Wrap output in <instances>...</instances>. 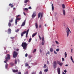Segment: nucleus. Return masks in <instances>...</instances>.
I'll return each mask as SVG.
<instances>
[{"label": "nucleus", "mask_w": 74, "mask_h": 74, "mask_svg": "<svg viewBox=\"0 0 74 74\" xmlns=\"http://www.w3.org/2000/svg\"><path fill=\"white\" fill-rule=\"evenodd\" d=\"M10 57H11V56L9 54H8L6 55V56L5 57V59L6 60H5L4 62L5 63H7V62H8L9 60H10Z\"/></svg>", "instance_id": "f257e3e1"}, {"label": "nucleus", "mask_w": 74, "mask_h": 74, "mask_svg": "<svg viewBox=\"0 0 74 74\" xmlns=\"http://www.w3.org/2000/svg\"><path fill=\"white\" fill-rule=\"evenodd\" d=\"M21 46L23 47V49L26 50V48H27V43L25 42H23Z\"/></svg>", "instance_id": "f03ea898"}, {"label": "nucleus", "mask_w": 74, "mask_h": 74, "mask_svg": "<svg viewBox=\"0 0 74 74\" xmlns=\"http://www.w3.org/2000/svg\"><path fill=\"white\" fill-rule=\"evenodd\" d=\"M18 55V52L15 51H14L13 53V56L14 58H16L17 57V56Z\"/></svg>", "instance_id": "7ed1b4c3"}, {"label": "nucleus", "mask_w": 74, "mask_h": 74, "mask_svg": "<svg viewBox=\"0 0 74 74\" xmlns=\"http://www.w3.org/2000/svg\"><path fill=\"white\" fill-rule=\"evenodd\" d=\"M68 29H67V37H68V36H69V32L71 33V31L70 30V29L69 27L67 28Z\"/></svg>", "instance_id": "20e7f679"}, {"label": "nucleus", "mask_w": 74, "mask_h": 74, "mask_svg": "<svg viewBox=\"0 0 74 74\" xmlns=\"http://www.w3.org/2000/svg\"><path fill=\"white\" fill-rule=\"evenodd\" d=\"M15 20V24L16 25H17V21H19V20H21V18H16Z\"/></svg>", "instance_id": "39448f33"}, {"label": "nucleus", "mask_w": 74, "mask_h": 74, "mask_svg": "<svg viewBox=\"0 0 74 74\" xmlns=\"http://www.w3.org/2000/svg\"><path fill=\"white\" fill-rule=\"evenodd\" d=\"M26 19H25L23 22L22 24L21 25V26H24L25 25V24L26 23Z\"/></svg>", "instance_id": "423d86ee"}, {"label": "nucleus", "mask_w": 74, "mask_h": 74, "mask_svg": "<svg viewBox=\"0 0 74 74\" xmlns=\"http://www.w3.org/2000/svg\"><path fill=\"white\" fill-rule=\"evenodd\" d=\"M36 16V12H34L32 14V18H35V16Z\"/></svg>", "instance_id": "0eeeda50"}, {"label": "nucleus", "mask_w": 74, "mask_h": 74, "mask_svg": "<svg viewBox=\"0 0 74 74\" xmlns=\"http://www.w3.org/2000/svg\"><path fill=\"white\" fill-rule=\"evenodd\" d=\"M8 34H11V29H8Z\"/></svg>", "instance_id": "6e6552de"}, {"label": "nucleus", "mask_w": 74, "mask_h": 74, "mask_svg": "<svg viewBox=\"0 0 74 74\" xmlns=\"http://www.w3.org/2000/svg\"><path fill=\"white\" fill-rule=\"evenodd\" d=\"M57 71L58 74H60V69L58 68L57 69Z\"/></svg>", "instance_id": "1a4fd4ad"}, {"label": "nucleus", "mask_w": 74, "mask_h": 74, "mask_svg": "<svg viewBox=\"0 0 74 74\" xmlns=\"http://www.w3.org/2000/svg\"><path fill=\"white\" fill-rule=\"evenodd\" d=\"M26 33V31H25L23 32H22V33L21 34V35L22 37H23V36L24 34H25Z\"/></svg>", "instance_id": "9d476101"}, {"label": "nucleus", "mask_w": 74, "mask_h": 74, "mask_svg": "<svg viewBox=\"0 0 74 74\" xmlns=\"http://www.w3.org/2000/svg\"><path fill=\"white\" fill-rule=\"evenodd\" d=\"M29 29H28L27 31V32H26V38H27V35L28 34V33H29Z\"/></svg>", "instance_id": "9b49d317"}, {"label": "nucleus", "mask_w": 74, "mask_h": 74, "mask_svg": "<svg viewBox=\"0 0 74 74\" xmlns=\"http://www.w3.org/2000/svg\"><path fill=\"white\" fill-rule=\"evenodd\" d=\"M36 34H37V32L33 34L32 36V37H34L36 36Z\"/></svg>", "instance_id": "f8f14e48"}, {"label": "nucleus", "mask_w": 74, "mask_h": 74, "mask_svg": "<svg viewBox=\"0 0 74 74\" xmlns=\"http://www.w3.org/2000/svg\"><path fill=\"white\" fill-rule=\"evenodd\" d=\"M9 6H11V8H13V7H14V5H12V4H11V3L9 4Z\"/></svg>", "instance_id": "ddd939ff"}, {"label": "nucleus", "mask_w": 74, "mask_h": 74, "mask_svg": "<svg viewBox=\"0 0 74 74\" xmlns=\"http://www.w3.org/2000/svg\"><path fill=\"white\" fill-rule=\"evenodd\" d=\"M14 21V19H13V18H11V20H9V22H10V23H12V22H13Z\"/></svg>", "instance_id": "4468645a"}, {"label": "nucleus", "mask_w": 74, "mask_h": 74, "mask_svg": "<svg viewBox=\"0 0 74 74\" xmlns=\"http://www.w3.org/2000/svg\"><path fill=\"white\" fill-rule=\"evenodd\" d=\"M5 68L6 69H8V64L6 63L5 65Z\"/></svg>", "instance_id": "2eb2a0df"}, {"label": "nucleus", "mask_w": 74, "mask_h": 74, "mask_svg": "<svg viewBox=\"0 0 74 74\" xmlns=\"http://www.w3.org/2000/svg\"><path fill=\"white\" fill-rule=\"evenodd\" d=\"M63 14L64 16L66 15V11L64 10H63Z\"/></svg>", "instance_id": "dca6fc26"}, {"label": "nucleus", "mask_w": 74, "mask_h": 74, "mask_svg": "<svg viewBox=\"0 0 74 74\" xmlns=\"http://www.w3.org/2000/svg\"><path fill=\"white\" fill-rule=\"evenodd\" d=\"M52 11H53V10H54V7H53V4H52Z\"/></svg>", "instance_id": "f3484780"}, {"label": "nucleus", "mask_w": 74, "mask_h": 74, "mask_svg": "<svg viewBox=\"0 0 74 74\" xmlns=\"http://www.w3.org/2000/svg\"><path fill=\"white\" fill-rule=\"evenodd\" d=\"M12 71L13 73H16L18 71V70H13Z\"/></svg>", "instance_id": "a211bd4d"}, {"label": "nucleus", "mask_w": 74, "mask_h": 74, "mask_svg": "<svg viewBox=\"0 0 74 74\" xmlns=\"http://www.w3.org/2000/svg\"><path fill=\"white\" fill-rule=\"evenodd\" d=\"M50 51L51 52H53V49L52 48H50Z\"/></svg>", "instance_id": "6ab92c4d"}, {"label": "nucleus", "mask_w": 74, "mask_h": 74, "mask_svg": "<svg viewBox=\"0 0 74 74\" xmlns=\"http://www.w3.org/2000/svg\"><path fill=\"white\" fill-rule=\"evenodd\" d=\"M53 65H57V64L56 63V61H54L53 63Z\"/></svg>", "instance_id": "aec40b11"}, {"label": "nucleus", "mask_w": 74, "mask_h": 74, "mask_svg": "<svg viewBox=\"0 0 74 74\" xmlns=\"http://www.w3.org/2000/svg\"><path fill=\"white\" fill-rule=\"evenodd\" d=\"M35 26L36 27V29H37L38 28V24L37 23H35Z\"/></svg>", "instance_id": "412c9836"}, {"label": "nucleus", "mask_w": 74, "mask_h": 74, "mask_svg": "<svg viewBox=\"0 0 74 74\" xmlns=\"http://www.w3.org/2000/svg\"><path fill=\"white\" fill-rule=\"evenodd\" d=\"M10 64L11 66H14V63H13V62H12L10 63Z\"/></svg>", "instance_id": "4be33fe9"}, {"label": "nucleus", "mask_w": 74, "mask_h": 74, "mask_svg": "<svg viewBox=\"0 0 74 74\" xmlns=\"http://www.w3.org/2000/svg\"><path fill=\"white\" fill-rule=\"evenodd\" d=\"M8 25L9 27L11 26V23H10V22H9Z\"/></svg>", "instance_id": "5701e85b"}, {"label": "nucleus", "mask_w": 74, "mask_h": 74, "mask_svg": "<svg viewBox=\"0 0 74 74\" xmlns=\"http://www.w3.org/2000/svg\"><path fill=\"white\" fill-rule=\"evenodd\" d=\"M44 44H45V41H42V45H44Z\"/></svg>", "instance_id": "b1692460"}, {"label": "nucleus", "mask_w": 74, "mask_h": 74, "mask_svg": "<svg viewBox=\"0 0 74 74\" xmlns=\"http://www.w3.org/2000/svg\"><path fill=\"white\" fill-rule=\"evenodd\" d=\"M41 38L42 41H45V40H44V36L42 37Z\"/></svg>", "instance_id": "393cba45"}, {"label": "nucleus", "mask_w": 74, "mask_h": 74, "mask_svg": "<svg viewBox=\"0 0 74 74\" xmlns=\"http://www.w3.org/2000/svg\"><path fill=\"white\" fill-rule=\"evenodd\" d=\"M44 72H47L48 71V69H46L44 70Z\"/></svg>", "instance_id": "a878e982"}, {"label": "nucleus", "mask_w": 74, "mask_h": 74, "mask_svg": "<svg viewBox=\"0 0 74 74\" xmlns=\"http://www.w3.org/2000/svg\"><path fill=\"white\" fill-rule=\"evenodd\" d=\"M40 15H41V12H39L38 14V18H39L40 17Z\"/></svg>", "instance_id": "bb28decb"}, {"label": "nucleus", "mask_w": 74, "mask_h": 74, "mask_svg": "<svg viewBox=\"0 0 74 74\" xmlns=\"http://www.w3.org/2000/svg\"><path fill=\"white\" fill-rule=\"evenodd\" d=\"M49 51L47 53H46V56H48V55H47V54H48V55L49 54Z\"/></svg>", "instance_id": "cd10ccee"}, {"label": "nucleus", "mask_w": 74, "mask_h": 74, "mask_svg": "<svg viewBox=\"0 0 74 74\" xmlns=\"http://www.w3.org/2000/svg\"><path fill=\"white\" fill-rule=\"evenodd\" d=\"M62 8L63 9H64V8H65V5H64L62 4Z\"/></svg>", "instance_id": "c85d7f7f"}, {"label": "nucleus", "mask_w": 74, "mask_h": 74, "mask_svg": "<svg viewBox=\"0 0 74 74\" xmlns=\"http://www.w3.org/2000/svg\"><path fill=\"white\" fill-rule=\"evenodd\" d=\"M64 55H65V58H66V57H67V53H66V52H65V53Z\"/></svg>", "instance_id": "c756f323"}, {"label": "nucleus", "mask_w": 74, "mask_h": 74, "mask_svg": "<svg viewBox=\"0 0 74 74\" xmlns=\"http://www.w3.org/2000/svg\"><path fill=\"white\" fill-rule=\"evenodd\" d=\"M25 67H27V66H29V64H27V63H25Z\"/></svg>", "instance_id": "7c9ffc66"}, {"label": "nucleus", "mask_w": 74, "mask_h": 74, "mask_svg": "<svg viewBox=\"0 0 74 74\" xmlns=\"http://www.w3.org/2000/svg\"><path fill=\"white\" fill-rule=\"evenodd\" d=\"M56 66H57V65H53V67L54 68V69H56Z\"/></svg>", "instance_id": "2f4dec72"}, {"label": "nucleus", "mask_w": 74, "mask_h": 74, "mask_svg": "<svg viewBox=\"0 0 74 74\" xmlns=\"http://www.w3.org/2000/svg\"><path fill=\"white\" fill-rule=\"evenodd\" d=\"M59 66H60L61 67L62 66V65H63V63L62 62L60 63V64H59Z\"/></svg>", "instance_id": "473e14b6"}, {"label": "nucleus", "mask_w": 74, "mask_h": 74, "mask_svg": "<svg viewBox=\"0 0 74 74\" xmlns=\"http://www.w3.org/2000/svg\"><path fill=\"white\" fill-rule=\"evenodd\" d=\"M29 0H25L24 1L25 3H27L28 2Z\"/></svg>", "instance_id": "72a5a7b5"}, {"label": "nucleus", "mask_w": 74, "mask_h": 74, "mask_svg": "<svg viewBox=\"0 0 74 74\" xmlns=\"http://www.w3.org/2000/svg\"><path fill=\"white\" fill-rule=\"evenodd\" d=\"M31 41H32V38H30L29 39L28 42H30Z\"/></svg>", "instance_id": "f704fd0d"}, {"label": "nucleus", "mask_w": 74, "mask_h": 74, "mask_svg": "<svg viewBox=\"0 0 74 74\" xmlns=\"http://www.w3.org/2000/svg\"><path fill=\"white\" fill-rule=\"evenodd\" d=\"M43 16V14L42 13L41 14V15L40 19H41V18H42V17Z\"/></svg>", "instance_id": "c9c22d12"}, {"label": "nucleus", "mask_w": 74, "mask_h": 74, "mask_svg": "<svg viewBox=\"0 0 74 74\" xmlns=\"http://www.w3.org/2000/svg\"><path fill=\"white\" fill-rule=\"evenodd\" d=\"M19 31V29H17V30H15V32H16V33H17V32H18Z\"/></svg>", "instance_id": "e433bc0d"}, {"label": "nucleus", "mask_w": 74, "mask_h": 74, "mask_svg": "<svg viewBox=\"0 0 74 74\" xmlns=\"http://www.w3.org/2000/svg\"><path fill=\"white\" fill-rule=\"evenodd\" d=\"M43 68H47V65H46V64L44 65Z\"/></svg>", "instance_id": "4c0bfd02"}, {"label": "nucleus", "mask_w": 74, "mask_h": 74, "mask_svg": "<svg viewBox=\"0 0 74 74\" xmlns=\"http://www.w3.org/2000/svg\"><path fill=\"white\" fill-rule=\"evenodd\" d=\"M36 49H34V51H33V53H34V52H36Z\"/></svg>", "instance_id": "58836bf2"}, {"label": "nucleus", "mask_w": 74, "mask_h": 74, "mask_svg": "<svg viewBox=\"0 0 74 74\" xmlns=\"http://www.w3.org/2000/svg\"><path fill=\"white\" fill-rule=\"evenodd\" d=\"M15 64H16L17 63V60H15Z\"/></svg>", "instance_id": "ea45409f"}, {"label": "nucleus", "mask_w": 74, "mask_h": 74, "mask_svg": "<svg viewBox=\"0 0 74 74\" xmlns=\"http://www.w3.org/2000/svg\"><path fill=\"white\" fill-rule=\"evenodd\" d=\"M57 63H58V64H60L61 63L60 62V61H57Z\"/></svg>", "instance_id": "a19ab883"}, {"label": "nucleus", "mask_w": 74, "mask_h": 74, "mask_svg": "<svg viewBox=\"0 0 74 74\" xmlns=\"http://www.w3.org/2000/svg\"><path fill=\"white\" fill-rule=\"evenodd\" d=\"M60 49H56V51L57 52H58V51H59Z\"/></svg>", "instance_id": "79ce46f5"}, {"label": "nucleus", "mask_w": 74, "mask_h": 74, "mask_svg": "<svg viewBox=\"0 0 74 74\" xmlns=\"http://www.w3.org/2000/svg\"><path fill=\"white\" fill-rule=\"evenodd\" d=\"M28 9H29V10H31L32 9V8L31 7L29 6V8H28Z\"/></svg>", "instance_id": "37998d69"}, {"label": "nucleus", "mask_w": 74, "mask_h": 74, "mask_svg": "<svg viewBox=\"0 0 74 74\" xmlns=\"http://www.w3.org/2000/svg\"><path fill=\"white\" fill-rule=\"evenodd\" d=\"M32 74H36V73H35L34 72H32Z\"/></svg>", "instance_id": "c03bdc74"}, {"label": "nucleus", "mask_w": 74, "mask_h": 74, "mask_svg": "<svg viewBox=\"0 0 74 74\" xmlns=\"http://www.w3.org/2000/svg\"><path fill=\"white\" fill-rule=\"evenodd\" d=\"M71 60H73V57H72V56H71Z\"/></svg>", "instance_id": "a18cd8bd"}, {"label": "nucleus", "mask_w": 74, "mask_h": 74, "mask_svg": "<svg viewBox=\"0 0 74 74\" xmlns=\"http://www.w3.org/2000/svg\"><path fill=\"white\" fill-rule=\"evenodd\" d=\"M56 43L57 44H59L58 42L57 41H56Z\"/></svg>", "instance_id": "49530a36"}, {"label": "nucleus", "mask_w": 74, "mask_h": 74, "mask_svg": "<svg viewBox=\"0 0 74 74\" xmlns=\"http://www.w3.org/2000/svg\"><path fill=\"white\" fill-rule=\"evenodd\" d=\"M28 54H27V53H26V54H25V57H27V56H28Z\"/></svg>", "instance_id": "de8ad7c7"}, {"label": "nucleus", "mask_w": 74, "mask_h": 74, "mask_svg": "<svg viewBox=\"0 0 74 74\" xmlns=\"http://www.w3.org/2000/svg\"><path fill=\"white\" fill-rule=\"evenodd\" d=\"M21 16V15H18L16 17V18H18V17H19V16Z\"/></svg>", "instance_id": "09e8293b"}, {"label": "nucleus", "mask_w": 74, "mask_h": 74, "mask_svg": "<svg viewBox=\"0 0 74 74\" xmlns=\"http://www.w3.org/2000/svg\"><path fill=\"white\" fill-rule=\"evenodd\" d=\"M25 74H28V71H27L25 73Z\"/></svg>", "instance_id": "8fccbe9b"}, {"label": "nucleus", "mask_w": 74, "mask_h": 74, "mask_svg": "<svg viewBox=\"0 0 74 74\" xmlns=\"http://www.w3.org/2000/svg\"><path fill=\"white\" fill-rule=\"evenodd\" d=\"M62 61L63 62L64 60V59L63 58H62Z\"/></svg>", "instance_id": "3c124183"}, {"label": "nucleus", "mask_w": 74, "mask_h": 74, "mask_svg": "<svg viewBox=\"0 0 74 74\" xmlns=\"http://www.w3.org/2000/svg\"><path fill=\"white\" fill-rule=\"evenodd\" d=\"M54 53L55 54H57V53L55 51H54Z\"/></svg>", "instance_id": "603ef678"}, {"label": "nucleus", "mask_w": 74, "mask_h": 74, "mask_svg": "<svg viewBox=\"0 0 74 74\" xmlns=\"http://www.w3.org/2000/svg\"><path fill=\"white\" fill-rule=\"evenodd\" d=\"M25 10H27H27H28V9H27V8H25Z\"/></svg>", "instance_id": "864d4df0"}, {"label": "nucleus", "mask_w": 74, "mask_h": 74, "mask_svg": "<svg viewBox=\"0 0 74 74\" xmlns=\"http://www.w3.org/2000/svg\"><path fill=\"white\" fill-rule=\"evenodd\" d=\"M16 51H18L19 50V49H16Z\"/></svg>", "instance_id": "5fc2aeb1"}, {"label": "nucleus", "mask_w": 74, "mask_h": 74, "mask_svg": "<svg viewBox=\"0 0 74 74\" xmlns=\"http://www.w3.org/2000/svg\"><path fill=\"white\" fill-rule=\"evenodd\" d=\"M64 73H67V71L66 70H65L64 71Z\"/></svg>", "instance_id": "6e6d98bb"}, {"label": "nucleus", "mask_w": 74, "mask_h": 74, "mask_svg": "<svg viewBox=\"0 0 74 74\" xmlns=\"http://www.w3.org/2000/svg\"><path fill=\"white\" fill-rule=\"evenodd\" d=\"M14 37H10V38H11V39H14Z\"/></svg>", "instance_id": "4d7b16f0"}, {"label": "nucleus", "mask_w": 74, "mask_h": 74, "mask_svg": "<svg viewBox=\"0 0 74 74\" xmlns=\"http://www.w3.org/2000/svg\"><path fill=\"white\" fill-rule=\"evenodd\" d=\"M27 68H28V69H30V66H28Z\"/></svg>", "instance_id": "13d9d810"}, {"label": "nucleus", "mask_w": 74, "mask_h": 74, "mask_svg": "<svg viewBox=\"0 0 74 74\" xmlns=\"http://www.w3.org/2000/svg\"><path fill=\"white\" fill-rule=\"evenodd\" d=\"M41 25H39V28H41Z\"/></svg>", "instance_id": "bf43d9fd"}, {"label": "nucleus", "mask_w": 74, "mask_h": 74, "mask_svg": "<svg viewBox=\"0 0 74 74\" xmlns=\"http://www.w3.org/2000/svg\"><path fill=\"white\" fill-rule=\"evenodd\" d=\"M39 74H42V71H40L39 72Z\"/></svg>", "instance_id": "052dcab7"}, {"label": "nucleus", "mask_w": 74, "mask_h": 74, "mask_svg": "<svg viewBox=\"0 0 74 74\" xmlns=\"http://www.w3.org/2000/svg\"><path fill=\"white\" fill-rule=\"evenodd\" d=\"M18 74H21V72H19L18 73Z\"/></svg>", "instance_id": "680f3d73"}, {"label": "nucleus", "mask_w": 74, "mask_h": 74, "mask_svg": "<svg viewBox=\"0 0 74 74\" xmlns=\"http://www.w3.org/2000/svg\"><path fill=\"white\" fill-rule=\"evenodd\" d=\"M47 63L48 64H49V61H47Z\"/></svg>", "instance_id": "e2e57ef3"}, {"label": "nucleus", "mask_w": 74, "mask_h": 74, "mask_svg": "<svg viewBox=\"0 0 74 74\" xmlns=\"http://www.w3.org/2000/svg\"><path fill=\"white\" fill-rule=\"evenodd\" d=\"M72 60V61L73 62V63H74V60Z\"/></svg>", "instance_id": "0e129e2a"}, {"label": "nucleus", "mask_w": 74, "mask_h": 74, "mask_svg": "<svg viewBox=\"0 0 74 74\" xmlns=\"http://www.w3.org/2000/svg\"><path fill=\"white\" fill-rule=\"evenodd\" d=\"M23 14L24 15L26 16V14L25 13V12H23Z\"/></svg>", "instance_id": "69168bd1"}, {"label": "nucleus", "mask_w": 74, "mask_h": 74, "mask_svg": "<svg viewBox=\"0 0 74 74\" xmlns=\"http://www.w3.org/2000/svg\"><path fill=\"white\" fill-rule=\"evenodd\" d=\"M73 49H71V52H73Z\"/></svg>", "instance_id": "338daca9"}, {"label": "nucleus", "mask_w": 74, "mask_h": 74, "mask_svg": "<svg viewBox=\"0 0 74 74\" xmlns=\"http://www.w3.org/2000/svg\"><path fill=\"white\" fill-rule=\"evenodd\" d=\"M62 74H66V73H65L63 72Z\"/></svg>", "instance_id": "774afa93"}]
</instances>
